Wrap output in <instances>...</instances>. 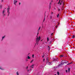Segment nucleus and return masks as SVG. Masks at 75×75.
<instances>
[{
    "instance_id": "obj_29",
    "label": "nucleus",
    "mask_w": 75,
    "mask_h": 75,
    "mask_svg": "<svg viewBox=\"0 0 75 75\" xmlns=\"http://www.w3.org/2000/svg\"><path fill=\"white\" fill-rule=\"evenodd\" d=\"M32 57H33V58H34V55L33 54Z\"/></svg>"
},
{
    "instance_id": "obj_54",
    "label": "nucleus",
    "mask_w": 75,
    "mask_h": 75,
    "mask_svg": "<svg viewBox=\"0 0 75 75\" xmlns=\"http://www.w3.org/2000/svg\"><path fill=\"white\" fill-rule=\"evenodd\" d=\"M50 8H51V6H50Z\"/></svg>"
},
{
    "instance_id": "obj_16",
    "label": "nucleus",
    "mask_w": 75,
    "mask_h": 75,
    "mask_svg": "<svg viewBox=\"0 0 75 75\" xmlns=\"http://www.w3.org/2000/svg\"><path fill=\"white\" fill-rule=\"evenodd\" d=\"M50 19H51L52 18V16H50Z\"/></svg>"
},
{
    "instance_id": "obj_9",
    "label": "nucleus",
    "mask_w": 75,
    "mask_h": 75,
    "mask_svg": "<svg viewBox=\"0 0 75 75\" xmlns=\"http://www.w3.org/2000/svg\"><path fill=\"white\" fill-rule=\"evenodd\" d=\"M5 37H6V36H4L2 37V41H3V39H4V38H5Z\"/></svg>"
},
{
    "instance_id": "obj_25",
    "label": "nucleus",
    "mask_w": 75,
    "mask_h": 75,
    "mask_svg": "<svg viewBox=\"0 0 75 75\" xmlns=\"http://www.w3.org/2000/svg\"><path fill=\"white\" fill-rule=\"evenodd\" d=\"M60 57H64V55H61Z\"/></svg>"
},
{
    "instance_id": "obj_56",
    "label": "nucleus",
    "mask_w": 75,
    "mask_h": 75,
    "mask_svg": "<svg viewBox=\"0 0 75 75\" xmlns=\"http://www.w3.org/2000/svg\"><path fill=\"white\" fill-rule=\"evenodd\" d=\"M29 54H30V53H29V54H28V55H29Z\"/></svg>"
},
{
    "instance_id": "obj_12",
    "label": "nucleus",
    "mask_w": 75,
    "mask_h": 75,
    "mask_svg": "<svg viewBox=\"0 0 75 75\" xmlns=\"http://www.w3.org/2000/svg\"><path fill=\"white\" fill-rule=\"evenodd\" d=\"M48 49L49 50V51H50V46H48L47 47Z\"/></svg>"
},
{
    "instance_id": "obj_18",
    "label": "nucleus",
    "mask_w": 75,
    "mask_h": 75,
    "mask_svg": "<svg viewBox=\"0 0 75 75\" xmlns=\"http://www.w3.org/2000/svg\"><path fill=\"white\" fill-rule=\"evenodd\" d=\"M31 58L30 57V56H28V59H30Z\"/></svg>"
},
{
    "instance_id": "obj_23",
    "label": "nucleus",
    "mask_w": 75,
    "mask_h": 75,
    "mask_svg": "<svg viewBox=\"0 0 75 75\" xmlns=\"http://www.w3.org/2000/svg\"><path fill=\"white\" fill-rule=\"evenodd\" d=\"M47 41H49V38H47Z\"/></svg>"
},
{
    "instance_id": "obj_11",
    "label": "nucleus",
    "mask_w": 75,
    "mask_h": 75,
    "mask_svg": "<svg viewBox=\"0 0 75 75\" xmlns=\"http://www.w3.org/2000/svg\"><path fill=\"white\" fill-rule=\"evenodd\" d=\"M49 58L48 57H47L46 58V60L47 61H49Z\"/></svg>"
},
{
    "instance_id": "obj_34",
    "label": "nucleus",
    "mask_w": 75,
    "mask_h": 75,
    "mask_svg": "<svg viewBox=\"0 0 75 75\" xmlns=\"http://www.w3.org/2000/svg\"><path fill=\"white\" fill-rule=\"evenodd\" d=\"M60 1H59L58 3V4H60Z\"/></svg>"
},
{
    "instance_id": "obj_48",
    "label": "nucleus",
    "mask_w": 75,
    "mask_h": 75,
    "mask_svg": "<svg viewBox=\"0 0 75 75\" xmlns=\"http://www.w3.org/2000/svg\"><path fill=\"white\" fill-rule=\"evenodd\" d=\"M52 14H53V12H52V13H51Z\"/></svg>"
},
{
    "instance_id": "obj_7",
    "label": "nucleus",
    "mask_w": 75,
    "mask_h": 75,
    "mask_svg": "<svg viewBox=\"0 0 75 75\" xmlns=\"http://www.w3.org/2000/svg\"><path fill=\"white\" fill-rule=\"evenodd\" d=\"M35 65V64H33L31 66H30V67L32 68H34V66Z\"/></svg>"
},
{
    "instance_id": "obj_26",
    "label": "nucleus",
    "mask_w": 75,
    "mask_h": 75,
    "mask_svg": "<svg viewBox=\"0 0 75 75\" xmlns=\"http://www.w3.org/2000/svg\"><path fill=\"white\" fill-rule=\"evenodd\" d=\"M57 75H59V71H57Z\"/></svg>"
},
{
    "instance_id": "obj_14",
    "label": "nucleus",
    "mask_w": 75,
    "mask_h": 75,
    "mask_svg": "<svg viewBox=\"0 0 75 75\" xmlns=\"http://www.w3.org/2000/svg\"><path fill=\"white\" fill-rule=\"evenodd\" d=\"M7 13H8V15L10 14V12H9V11H7Z\"/></svg>"
},
{
    "instance_id": "obj_38",
    "label": "nucleus",
    "mask_w": 75,
    "mask_h": 75,
    "mask_svg": "<svg viewBox=\"0 0 75 75\" xmlns=\"http://www.w3.org/2000/svg\"><path fill=\"white\" fill-rule=\"evenodd\" d=\"M28 67L27 66L26 67V69H28Z\"/></svg>"
},
{
    "instance_id": "obj_45",
    "label": "nucleus",
    "mask_w": 75,
    "mask_h": 75,
    "mask_svg": "<svg viewBox=\"0 0 75 75\" xmlns=\"http://www.w3.org/2000/svg\"><path fill=\"white\" fill-rule=\"evenodd\" d=\"M26 61H28V59H26Z\"/></svg>"
},
{
    "instance_id": "obj_55",
    "label": "nucleus",
    "mask_w": 75,
    "mask_h": 75,
    "mask_svg": "<svg viewBox=\"0 0 75 75\" xmlns=\"http://www.w3.org/2000/svg\"><path fill=\"white\" fill-rule=\"evenodd\" d=\"M54 75H57L56 74H55Z\"/></svg>"
},
{
    "instance_id": "obj_50",
    "label": "nucleus",
    "mask_w": 75,
    "mask_h": 75,
    "mask_svg": "<svg viewBox=\"0 0 75 75\" xmlns=\"http://www.w3.org/2000/svg\"><path fill=\"white\" fill-rule=\"evenodd\" d=\"M62 7V8H64V6H63Z\"/></svg>"
},
{
    "instance_id": "obj_15",
    "label": "nucleus",
    "mask_w": 75,
    "mask_h": 75,
    "mask_svg": "<svg viewBox=\"0 0 75 75\" xmlns=\"http://www.w3.org/2000/svg\"><path fill=\"white\" fill-rule=\"evenodd\" d=\"M0 69H1V70H3V69L1 68V67H0Z\"/></svg>"
},
{
    "instance_id": "obj_31",
    "label": "nucleus",
    "mask_w": 75,
    "mask_h": 75,
    "mask_svg": "<svg viewBox=\"0 0 75 75\" xmlns=\"http://www.w3.org/2000/svg\"><path fill=\"white\" fill-rule=\"evenodd\" d=\"M58 11H60V9H59V8L58 9Z\"/></svg>"
},
{
    "instance_id": "obj_57",
    "label": "nucleus",
    "mask_w": 75,
    "mask_h": 75,
    "mask_svg": "<svg viewBox=\"0 0 75 75\" xmlns=\"http://www.w3.org/2000/svg\"><path fill=\"white\" fill-rule=\"evenodd\" d=\"M54 9L55 10V8H54Z\"/></svg>"
},
{
    "instance_id": "obj_58",
    "label": "nucleus",
    "mask_w": 75,
    "mask_h": 75,
    "mask_svg": "<svg viewBox=\"0 0 75 75\" xmlns=\"http://www.w3.org/2000/svg\"><path fill=\"white\" fill-rule=\"evenodd\" d=\"M15 0H15L14 1H15Z\"/></svg>"
},
{
    "instance_id": "obj_1",
    "label": "nucleus",
    "mask_w": 75,
    "mask_h": 75,
    "mask_svg": "<svg viewBox=\"0 0 75 75\" xmlns=\"http://www.w3.org/2000/svg\"><path fill=\"white\" fill-rule=\"evenodd\" d=\"M40 39H41V38H40V36L39 37V38H38V37H37V38H36V42L37 43H36V44H37V45H38V42L40 40Z\"/></svg>"
},
{
    "instance_id": "obj_51",
    "label": "nucleus",
    "mask_w": 75,
    "mask_h": 75,
    "mask_svg": "<svg viewBox=\"0 0 75 75\" xmlns=\"http://www.w3.org/2000/svg\"><path fill=\"white\" fill-rule=\"evenodd\" d=\"M59 1H61V0H59Z\"/></svg>"
},
{
    "instance_id": "obj_6",
    "label": "nucleus",
    "mask_w": 75,
    "mask_h": 75,
    "mask_svg": "<svg viewBox=\"0 0 75 75\" xmlns=\"http://www.w3.org/2000/svg\"><path fill=\"white\" fill-rule=\"evenodd\" d=\"M56 21V19H53L52 21V23H55V21Z\"/></svg>"
},
{
    "instance_id": "obj_17",
    "label": "nucleus",
    "mask_w": 75,
    "mask_h": 75,
    "mask_svg": "<svg viewBox=\"0 0 75 75\" xmlns=\"http://www.w3.org/2000/svg\"><path fill=\"white\" fill-rule=\"evenodd\" d=\"M10 8H7V11H9V10H10Z\"/></svg>"
},
{
    "instance_id": "obj_13",
    "label": "nucleus",
    "mask_w": 75,
    "mask_h": 75,
    "mask_svg": "<svg viewBox=\"0 0 75 75\" xmlns=\"http://www.w3.org/2000/svg\"><path fill=\"white\" fill-rule=\"evenodd\" d=\"M75 35H73V36H72V38H75Z\"/></svg>"
},
{
    "instance_id": "obj_36",
    "label": "nucleus",
    "mask_w": 75,
    "mask_h": 75,
    "mask_svg": "<svg viewBox=\"0 0 75 75\" xmlns=\"http://www.w3.org/2000/svg\"><path fill=\"white\" fill-rule=\"evenodd\" d=\"M66 72H67H67H68V71H67V70H66Z\"/></svg>"
},
{
    "instance_id": "obj_30",
    "label": "nucleus",
    "mask_w": 75,
    "mask_h": 75,
    "mask_svg": "<svg viewBox=\"0 0 75 75\" xmlns=\"http://www.w3.org/2000/svg\"><path fill=\"white\" fill-rule=\"evenodd\" d=\"M1 2H4V0H1Z\"/></svg>"
},
{
    "instance_id": "obj_52",
    "label": "nucleus",
    "mask_w": 75,
    "mask_h": 75,
    "mask_svg": "<svg viewBox=\"0 0 75 75\" xmlns=\"http://www.w3.org/2000/svg\"><path fill=\"white\" fill-rule=\"evenodd\" d=\"M42 41V40H41V41Z\"/></svg>"
},
{
    "instance_id": "obj_33",
    "label": "nucleus",
    "mask_w": 75,
    "mask_h": 75,
    "mask_svg": "<svg viewBox=\"0 0 75 75\" xmlns=\"http://www.w3.org/2000/svg\"><path fill=\"white\" fill-rule=\"evenodd\" d=\"M58 59H56V61H58Z\"/></svg>"
},
{
    "instance_id": "obj_3",
    "label": "nucleus",
    "mask_w": 75,
    "mask_h": 75,
    "mask_svg": "<svg viewBox=\"0 0 75 75\" xmlns=\"http://www.w3.org/2000/svg\"><path fill=\"white\" fill-rule=\"evenodd\" d=\"M6 8H5L4 9V10L3 11L2 14L3 16H6V14H4V12L6 11Z\"/></svg>"
},
{
    "instance_id": "obj_32",
    "label": "nucleus",
    "mask_w": 75,
    "mask_h": 75,
    "mask_svg": "<svg viewBox=\"0 0 75 75\" xmlns=\"http://www.w3.org/2000/svg\"><path fill=\"white\" fill-rule=\"evenodd\" d=\"M58 17H59V14H58L57 15V17L58 18Z\"/></svg>"
},
{
    "instance_id": "obj_40",
    "label": "nucleus",
    "mask_w": 75,
    "mask_h": 75,
    "mask_svg": "<svg viewBox=\"0 0 75 75\" xmlns=\"http://www.w3.org/2000/svg\"><path fill=\"white\" fill-rule=\"evenodd\" d=\"M20 4H20V3H19V5H20Z\"/></svg>"
},
{
    "instance_id": "obj_10",
    "label": "nucleus",
    "mask_w": 75,
    "mask_h": 75,
    "mask_svg": "<svg viewBox=\"0 0 75 75\" xmlns=\"http://www.w3.org/2000/svg\"><path fill=\"white\" fill-rule=\"evenodd\" d=\"M53 61H57L56 60H57V59H55L54 58L53 59Z\"/></svg>"
},
{
    "instance_id": "obj_47",
    "label": "nucleus",
    "mask_w": 75,
    "mask_h": 75,
    "mask_svg": "<svg viewBox=\"0 0 75 75\" xmlns=\"http://www.w3.org/2000/svg\"><path fill=\"white\" fill-rule=\"evenodd\" d=\"M30 71V70H28V71Z\"/></svg>"
},
{
    "instance_id": "obj_4",
    "label": "nucleus",
    "mask_w": 75,
    "mask_h": 75,
    "mask_svg": "<svg viewBox=\"0 0 75 75\" xmlns=\"http://www.w3.org/2000/svg\"><path fill=\"white\" fill-rule=\"evenodd\" d=\"M62 5L63 6H64V2H63L62 1L60 3V5Z\"/></svg>"
},
{
    "instance_id": "obj_44",
    "label": "nucleus",
    "mask_w": 75,
    "mask_h": 75,
    "mask_svg": "<svg viewBox=\"0 0 75 75\" xmlns=\"http://www.w3.org/2000/svg\"><path fill=\"white\" fill-rule=\"evenodd\" d=\"M57 27L58 26H56V28H57Z\"/></svg>"
},
{
    "instance_id": "obj_49",
    "label": "nucleus",
    "mask_w": 75,
    "mask_h": 75,
    "mask_svg": "<svg viewBox=\"0 0 75 75\" xmlns=\"http://www.w3.org/2000/svg\"><path fill=\"white\" fill-rule=\"evenodd\" d=\"M38 35V33L37 35Z\"/></svg>"
},
{
    "instance_id": "obj_19",
    "label": "nucleus",
    "mask_w": 75,
    "mask_h": 75,
    "mask_svg": "<svg viewBox=\"0 0 75 75\" xmlns=\"http://www.w3.org/2000/svg\"><path fill=\"white\" fill-rule=\"evenodd\" d=\"M0 8L2 9V6L1 5H0Z\"/></svg>"
},
{
    "instance_id": "obj_22",
    "label": "nucleus",
    "mask_w": 75,
    "mask_h": 75,
    "mask_svg": "<svg viewBox=\"0 0 75 75\" xmlns=\"http://www.w3.org/2000/svg\"><path fill=\"white\" fill-rule=\"evenodd\" d=\"M68 71H69H69H70V68H69Z\"/></svg>"
},
{
    "instance_id": "obj_28",
    "label": "nucleus",
    "mask_w": 75,
    "mask_h": 75,
    "mask_svg": "<svg viewBox=\"0 0 75 75\" xmlns=\"http://www.w3.org/2000/svg\"><path fill=\"white\" fill-rule=\"evenodd\" d=\"M51 42H52V41H50V42H49V44H51Z\"/></svg>"
},
{
    "instance_id": "obj_41",
    "label": "nucleus",
    "mask_w": 75,
    "mask_h": 75,
    "mask_svg": "<svg viewBox=\"0 0 75 75\" xmlns=\"http://www.w3.org/2000/svg\"><path fill=\"white\" fill-rule=\"evenodd\" d=\"M53 34V33H52L51 34V35H52Z\"/></svg>"
},
{
    "instance_id": "obj_43",
    "label": "nucleus",
    "mask_w": 75,
    "mask_h": 75,
    "mask_svg": "<svg viewBox=\"0 0 75 75\" xmlns=\"http://www.w3.org/2000/svg\"><path fill=\"white\" fill-rule=\"evenodd\" d=\"M43 21H45V18H44V20H43Z\"/></svg>"
},
{
    "instance_id": "obj_46",
    "label": "nucleus",
    "mask_w": 75,
    "mask_h": 75,
    "mask_svg": "<svg viewBox=\"0 0 75 75\" xmlns=\"http://www.w3.org/2000/svg\"><path fill=\"white\" fill-rule=\"evenodd\" d=\"M65 64V63L64 62H63V64Z\"/></svg>"
},
{
    "instance_id": "obj_39",
    "label": "nucleus",
    "mask_w": 75,
    "mask_h": 75,
    "mask_svg": "<svg viewBox=\"0 0 75 75\" xmlns=\"http://www.w3.org/2000/svg\"><path fill=\"white\" fill-rule=\"evenodd\" d=\"M44 56L43 55L42 56V58H44Z\"/></svg>"
},
{
    "instance_id": "obj_35",
    "label": "nucleus",
    "mask_w": 75,
    "mask_h": 75,
    "mask_svg": "<svg viewBox=\"0 0 75 75\" xmlns=\"http://www.w3.org/2000/svg\"><path fill=\"white\" fill-rule=\"evenodd\" d=\"M64 64H67V62H64Z\"/></svg>"
},
{
    "instance_id": "obj_37",
    "label": "nucleus",
    "mask_w": 75,
    "mask_h": 75,
    "mask_svg": "<svg viewBox=\"0 0 75 75\" xmlns=\"http://www.w3.org/2000/svg\"><path fill=\"white\" fill-rule=\"evenodd\" d=\"M52 4V3H51V2H50V6H51V4Z\"/></svg>"
},
{
    "instance_id": "obj_20",
    "label": "nucleus",
    "mask_w": 75,
    "mask_h": 75,
    "mask_svg": "<svg viewBox=\"0 0 75 75\" xmlns=\"http://www.w3.org/2000/svg\"><path fill=\"white\" fill-rule=\"evenodd\" d=\"M33 61H34V60L32 59V61L30 62V63H32V62H33Z\"/></svg>"
},
{
    "instance_id": "obj_8",
    "label": "nucleus",
    "mask_w": 75,
    "mask_h": 75,
    "mask_svg": "<svg viewBox=\"0 0 75 75\" xmlns=\"http://www.w3.org/2000/svg\"><path fill=\"white\" fill-rule=\"evenodd\" d=\"M17 1H16V0H15L14 1V4H15V5H16V3H17Z\"/></svg>"
},
{
    "instance_id": "obj_27",
    "label": "nucleus",
    "mask_w": 75,
    "mask_h": 75,
    "mask_svg": "<svg viewBox=\"0 0 75 75\" xmlns=\"http://www.w3.org/2000/svg\"><path fill=\"white\" fill-rule=\"evenodd\" d=\"M41 28L40 27L38 29V31H39V30H40V29Z\"/></svg>"
},
{
    "instance_id": "obj_5",
    "label": "nucleus",
    "mask_w": 75,
    "mask_h": 75,
    "mask_svg": "<svg viewBox=\"0 0 75 75\" xmlns=\"http://www.w3.org/2000/svg\"><path fill=\"white\" fill-rule=\"evenodd\" d=\"M46 64H47V65H48L49 66H50L51 65V63H50V62H49V61H47Z\"/></svg>"
},
{
    "instance_id": "obj_24",
    "label": "nucleus",
    "mask_w": 75,
    "mask_h": 75,
    "mask_svg": "<svg viewBox=\"0 0 75 75\" xmlns=\"http://www.w3.org/2000/svg\"><path fill=\"white\" fill-rule=\"evenodd\" d=\"M16 74L17 75H19V74H18V71H17V72H16Z\"/></svg>"
},
{
    "instance_id": "obj_21",
    "label": "nucleus",
    "mask_w": 75,
    "mask_h": 75,
    "mask_svg": "<svg viewBox=\"0 0 75 75\" xmlns=\"http://www.w3.org/2000/svg\"><path fill=\"white\" fill-rule=\"evenodd\" d=\"M72 62H70L67 65H69V64H72Z\"/></svg>"
},
{
    "instance_id": "obj_59",
    "label": "nucleus",
    "mask_w": 75,
    "mask_h": 75,
    "mask_svg": "<svg viewBox=\"0 0 75 75\" xmlns=\"http://www.w3.org/2000/svg\"><path fill=\"white\" fill-rule=\"evenodd\" d=\"M30 75V74H29V75Z\"/></svg>"
},
{
    "instance_id": "obj_42",
    "label": "nucleus",
    "mask_w": 75,
    "mask_h": 75,
    "mask_svg": "<svg viewBox=\"0 0 75 75\" xmlns=\"http://www.w3.org/2000/svg\"><path fill=\"white\" fill-rule=\"evenodd\" d=\"M45 61V59H43V61Z\"/></svg>"
},
{
    "instance_id": "obj_2",
    "label": "nucleus",
    "mask_w": 75,
    "mask_h": 75,
    "mask_svg": "<svg viewBox=\"0 0 75 75\" xmlns=\"http://www.w3.org/2000/svg\"><path fill=\"white\" fill-rule=\"evenodd\" d=\"M62 63H61L59 64L58 65V67H57L56 68H61V67H62Z\"/></svg>"
},
{
    "instance_id": "obj_53",
    "label": "nucleus",
    "mask_w": 75,
    "mask_h": 75,
    "mask_svg": "<svg viewBox=\"0 0 75 75\" xmlns=\"http://www.w3.org/2000/svg\"><path fill=\"white\" fill-rule=\"evenodd\" d=\"M30 71H31V69H30Z\"/></svg>"
}]
</instances>
